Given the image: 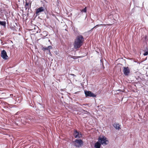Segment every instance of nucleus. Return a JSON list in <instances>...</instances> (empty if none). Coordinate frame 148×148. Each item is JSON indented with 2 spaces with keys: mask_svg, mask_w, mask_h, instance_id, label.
<instances>
[{
  "mask_svg": "<svg viewBox=\"0 0 148 148\" xmlns=\"http://www.w3.org/2000/svg\"><path fill=\"white\" fill-rule=\"evenodd\" d=\"M145 39H146V37H145Z\"/></svg>",
  "mask_w": 148,
  "mask_h": 148,
  "instance_id": "32",
  "label": "nucleus"
},
{
  "mask_svg": "<svg viewBox=\"0 0 148 148\" xmlns=\"http://www.w3.org/2000/svg\"><path fill=\"white\" fill-rule=\"evenodd\" d=\"M29 105L30 106L32 107L33 108H34V106L33 105V104H32V103H30Z\"/></svg>",
  "mask_w": 148,
  "mask_h": 148,
  "instance_id": "24",
  "label": "nucleus"
},
{
  "mask_svg": "<svg viewBox=\"0 0 148 148\" xmlns=\"http://www.w3.org/2000/svg\"><path fill=\"white\" fill-rule=\"evenodd\" d=\"M81 12L80 13H77L76 14V17L77 18H79L81 16Z\"/></svg>",
  "mask_w": 148,
  "mask_h": 148,
  "instance_id": "17",
  "label": "nucleus"
},
{
  "mask_svg": "<svg viewBox=\"0 0 148 148\" xmlns=\"http://www.w3.org/2000/svg\"><path fill=\"white\" fill-rule=\"evenodd\" d=\"M29 8H31V4L29 5V3H28L27 1H26L25 2V10H27V9H28V10H29Z\"/></svg>",
  "mask_w": 148,
  "mask_h": 148,
  "instance_id": "10",
  "label": "nucleus"
},
{
  "mask_svg": "<svg viewBox=\"0 0 148 148\" xmlns=\"http://www.w3.org/2000/svg\"><path fill=\"white\" fill-rule=\"evenodd\" d=\"M98 140L102 145L103 146L108 145L109 143V141L107 138L104 136L99 137Z\"/></svg>",
  "mask_w": 148,
  "mask_h": 148,
  "instance_id": "2",
  "label": "nucleus"
},
{
  "mask_svg": "<svg viewBox=\"0 0 148 148\" xmlns=\"http://www.w3.org/2000/svg\"><path fill=\"white\" fill-rule=\"evenodd\" d=\"M73 135L75 138H79L82 137V134L76 130H74Z\"/></svg>",
  "mask_w": 148,
  "mask_h": 148,
  "instance_id": "5",
  "label": "nucleus"
},
{
  "mask_svg": "<svg viewBox=\"0 0 148 148\" xmlns=\"http://www.w3.org/2000/svg\"><path fill=\"white\" fill-rule=\"evenodd\" d=\"M130 72V70L128 67H123V73L125 76L128 75Z\"/></svg>",
  "mask_w": 148,
  "mask_h": 148,
  "instance_id": "9",
  "label": "nucleus"
},
{
  "mask_svg": "<svg viewBox=\"0 0 148 148\" xmlns=\"http://www.w3.org/2000/svg\"><path fill=\"white\" fill-rule=\"evenodd\" d=\"M45 13L46 14V12L45 11Z\"/></svg>",
  "mask_w": 148,
  "mask_h": 148,
  "instance_id": "30",
  "label": "nucleus"
},
{
  "mask_svg": "<svg viewBox=\"0 0 148 148\" xmlns=\"http://www.w3.org/2000/svg\"><path fill=\"white\" fill-rule=\"evenodd\" d=\"M74 141L78 144L77 145L76 143H75L74 146L76 147H81L83 145V142L81 139H76Z\"/></svg>",
  "mask_w": 148,
  "mask_h": 148,
  "instance_id": "3",
  "label": "nucleus"
},
{
  "mask_svg": "<svg viewBox=\"0 0 148 148\" xmlns=\"http://www.w3.org/2000/svg\"><path fill=\"white\" fill-rule=\"evenodd\" d=\"M23 118L25 120L26 123H29L32 121V116L29 115H26L24 116Z\"/></svg>",
  "mask_w": 148,
  "mask_h": 148,
  "instance_id": "8",
  "label": "nucleus"
},
{
  "mask_svg": "<svg viewBox=\"0 0 148 148\" xmlns=\"http://www.w3.org/2000/svg\"><path fill=\"white\" fill-rule=\"evenodd\" d=\"M74 31L76 35L79 34V32L77 30V29H74Z\"/></svg>",
  "mask_w": 148,
  "mask_h": 148,
  "instance_id": "16",
  "label": "nucleus"
},
{
  "mask_svg": "<svg viewBox=\"0 0 148 148\" xmlns=\"http://www.w3.org/2000/svg\"><path fill=\"white\" fill-rule=\"evenodd\" d=\"M41 49L44 51H45L46 50L48 51V53L49 54V55H51V53L50 52V50L48 49L47 47H44L43 46H42L41 48Z\"/></svg>",
  "mask_w": 148,
  "mask_h": 148,
  "instance_id": "12",
  "label": "nucleus"
},
{
  "mask_svg": "<svg viewBox=\"0 0 148 148\" xmlns=\"http://www.w3.org/2000/svg\"><path fill=\"white\" fill-rule=\"evenodd\" d=\"M7 1H10V0H7Z\"/></svg>",
  "mask_w": 148,
  "mask_h": 148,
  "instance_id": "34",
  "label": "nucleus"
},
{
  "mask_svg": "<svg viewBox=\"0 0 148 148\" xmlns=\"http://www.w3.org/2000/svg\"><path fill=\"white\" fill-rule=\"evenodd\" d=\"M99 25H96L93 28H92V29H91L90 31H91L92 30V29H93L94 28H95V27H98Z\"/></svg>",
  "mask_w": 148,
  "mask_h": 148,
  "instance_id": "22",
  "label": "nucleus"
},
{
  "mask_svg": "<svg viewBox=\"0 0 148 148\" xmlns=\"http://www.w3.org/2000/svg\"><path fill=\"white\" fill-rule=\"evenodd\" d=\"M144 52L143 54L144 56H146L148 55V48L147 47L145 48Z\"/></svg>",
  "mask_w": 148,
  "mask_h": 148,
  "instance_id": "14",
  "label": "nucleus"
},
{
  "mask_svg": "<svg viewBox=\"0 0 148 148\" xmlns=\"http://www.w3.org/2000/svg\"><path fill=\"white\" fill-rule=\"evenodd\" d=\"M102 145L98 141L94 145V147L95 148H100Z\"/></svg>",
  "mask_w": 148,
  "mask_h": 148,
  "instance_id": "11",
  "label": "nucleus"
},
{
  "mask_svg": "<svg viewBox=\"0 0 148 148\" xmlns=\"http://www.w3.org/2000/svg\"><path fill=\"white\" fill-rule=\"evenodd\" d=\"M42 36V38H41L42 39H44L45 38H46V36Z\"/></svg>",
  "mask_w": 148,
  "mask_h": 148,
  "instance_id": "26",
  "label": "nucleus"
},
{
  "mask_svg": "<svg viewBox=\"0 0 148 148\" xmlns=\"http://www.w3.org/2000/svg\"><path fill=\"white\" fill-rule=\"evenodd\" d=\"M136 7H138V6H136Z\"/></svg>",
  "mask_w": 148,
  "mask_h": 148,
  "instance_id": "33",
  "label": "nucleus"
},
{
  "mask_svg": "<svg viewBox=\"0 0 148 148\" xmlns=\"http://www.w3.org/2000/svg\"><path fill=\"white\" fill-rule=\"evenodd\" d=\"M0 25L5 27L6 25V22L5 21H0Z\"/></svg>",
  "mask_w": 148,
  "mask_h": 148,
  "instance_id": "15",
  "label": "nucleus"
},
{
  "mask_svg": "<svg viewBox=\"0 0 148 148\" xmlns=\"http://www.w3.org/2000/svg\"><path fill=\"white\" fill-rule=\"evenodd\" d=\"M48 48V49H52L53 47L51 46H49L47 47Z\"/></svg>",
  "mask_w": 148,
  "mask_h": 148,
  "instance_id": "21",
  "label": "nucleus"
},
{
  "mask_svg": "<svg viewBox=\"0 0 148 148\" xmlns=\"http://www.w3.org/2000/svg\"><path fill=\"white\" fill-rule=\"evenodd\" d=\"M71 58L74 60H76L77 59V58H76V57L72 56H71Z\"/></svg>",
  "mask_w": 148,
  "mask_h": 148,
  "instance_id": "20",
  "label": "nucleus"
},
{
  "mask_svg": "<svg viewBox=\"0 0 148 148\" xmlns=\"http://www.w3.org/2000/svg\"><path fill=\"white\" fill-rule=\"evenodd\" d=\"M102 67H101V68H102V69H104L105 68V67L104 66L103 63H102Z\"/></svg>",
  "mask_w": 148,
  "mask_h": 148,
  "instance_id": "25",
  "label": "nucleus"
},
{
  "mask_svg": "<svg viewBox=\"0 0 148 148\" xmlns=\"http://www.w3.org/2000/svg\"><path fill=\"white\" fill-rule=\"evenodd\" d=\"M81 12H84L86 13L87 11V7H85L83 9L81 10Z\"/></svg>",
  "mask_w": 148,
  "mask_h": 148,
  "instance_id": "18",
  "label": "nucleus"
},
{
  "mask_svg": "<svg viewBox=\"0 0 148 148\" xmlns=\"http://www.w3.org/2000/svg\"><path fill=\"white\" fill-rule=\"evenodd\" d=\"M84 112H87V111L85 110H83V109H82V110Z\"/></svg>",
  "mask_w": 148,
  "mask_h": 148,
  "instance_id": "27",
  "label": "nucleus"
},
{
  "mask_svg": "<svg viewBox=\"0 0 148 148\" xmlns=\"http://www.w3.org/2000/svg\"><path fill=\"white\" fill-rule=\"evenodd\" d=\"M1 56L3 59L5 60L8 59L9 58V57L7 55V53L5 50H3L1 51Z\"/></svg>",
  "mask_w": 148,
  "mask_h": 148,
  "instance_id": "7",
  "label": "nucleus"
},
{
  "mask_svg": "<svg viewBox=\"0 0 148 148\" xmlns=\"http://www.w3.org/2000/svg\"><path fill=\"white\" fill-rule=\"evenodd\" d=\"M84 38L82 35H79L76 37L73 44L74 47L75 49L80 48L83 44Z\"/></svg>",
  "mask_w": 148,
  "mask_h": 148,
  "instance_id": "1",
  "label": "nucleus"
},
{
  "mask_svg": "<svg viewBox=\"0 0 148 148\" xmlns=\"http://www.w3.org/2000/svg\"><path fill=\"white\" fill-rule=\"evenodd\" d=\"M84 92L86 97H96V95L90 91L85 90Z\"/></svg>",
  "mask_w": 148,
  "mask_h": 148,
  "instance_id": "4",
  "label": "nucleus"
},
{
  "mask_svg": "<svg viewBox=\"0 0 148 148\" xmlns=\"http://www.w3.org/2000/svg\"><path fill=\"white\" fill-rule=\"evenodd\" d=\"M43 34H41V35H45V36H47L48 35V32H47L46 31H44L42 33Z\"/></svg>",
  "mask_w": 148,
  "mask_h": 148,
  "instance_id": "19",
  "label": "nucleus"
},
{
  "mask_svg": "<svg viewBox=\"0 0 148 148\" xmlns=\"http://www.w3.org/2000/svg\"><path fill=\"white\" fill-rule=\"evenodd\" d=\"M69 75H71V76H73V77H76V75H74V74H72V73H71L70 74H69Z\"/></svg>",
  "mask_w": 148,
  "mask_h": 148,
  "instance_id": "23",
  "label": "nucleus"
},
{
  "mask_svg": "<svg viewBox=\"0 0 148 148\" xmlns=\"http://www.w3.org/2000/svg\"><path fill=\"white\" fill-rule=\"evenodd\" d=\"M41 108H43V107L42 106H41Z\"/></svg>",
  "mask_w": 148,
  "mask_h": 148,
  "instance_id": "31",
  "label": "nucleus"
},
{
  "mask_svg": "<svg viewBox=\"0 0 148 148\" xmlns=\"http://www.w3.org/2000/svg\"><path fill=\"white\" fill-rule=\"evenodd\" d=\"M1 10V8H0V10Z\"/></svg>",
  "mask_w": 148,
  "mask_h": 148,
  "instance_id": "35",
  "label": "nucleus"
},
{
  "mask_svg": "<svg viewBox=\"0 0 148 148\" xmlns=\"http://www.w3.org/2000/svg\"><path fill=\"white\" fill-rule=\"evenodd\" d=\"M113 126L116 130H119L121 129L120 125L118 123L114 124Z\"/></svg>",
  "mask_w": 148,
  "mask_h": 148,
  "instance_id": "13",
  "label": "nucleus"
},
{
  "mask_svg": "<svg viewBox=\"0 0 148 148\" xmlns=\"http://www.w3.org/2000/svg\"><path fill=\"white\" fill-rule=\"evenodd\" d=\"M102 61H103V60H101V59L100 60V62L102 64V63H103V62H102Z\"/></svg>",
  "mask_w": 148,
  "mask_h": 148,
  "instance_id": "28",
  "label": "nucleus"
},
{
  "mask_svg": "<svg viewBox=\"0 0 148 148\" xmlns=\"http://www.w3.org/2000/svg\"><path fill=\"white\" fill-rule=\"evenodd\" d=\"M48 41L49 42H50V43H51V42L50 40H49Z\"/></svg>",
  "mask_w": 148,
  "mask_h": 148,
  "instance_id": "29",
  "label": "nucleus"
},
{
  "mask_svg": "<svg viewBox=\"0 0 148 148\" xmlns=\"http://www.w3.org/2000/svg\"><path fill=\"white\" fill-rule=\"evenodd\" d=\"M45 8L44 7H41L38 8L36 9V15L35 17H37L39 15L40 13L42 12L45 11Z\"/></svg>",
  "mask_w": 148,
  "mask_h": 148,
  "instance_id": "6",
  "label": "nucleus"
}]
</instances>
